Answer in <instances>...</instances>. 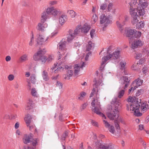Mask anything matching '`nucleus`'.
<instances>
[{
	"instance_id": "1a4fd4ad",
	"label": "nucleus",
	"mask_w": 149,
	"mask_h": 149,
	"mask_svg": "<svg viewBox=\"0 0 149 149\" xmlns=\"http://www.w3.org/2000/svg\"><path fill=\"white\" fill-rule=\"evenodd\" d=\"M100 23L103 26V30H104V28L106 27L108 25L112 23V20L109 15L102 14L100 16Z\"/></svg>"
},
{
	"instance_id": "49530a36",
	"label": "nucleus",
	"mask_w": 149,
	"mask_h": 149,
	"mask_svg": "<svg viewBox=\"0 0 149 149\" xmlns=\"http://www.w3.org/2000/svg\"><path fill=\"white\" fill-rule=\"evenodd\" d=\"M143 52L146 53L147 54L149 53V45H147L143 49Z\"/></svg>"
},
{
	"instance_id": "a878e982",
	"label": "nucleus",
	"mask_w": 149,
	"mask_h": 149,
	"mask_svg": "<svg viewBox=\"0 0 149 149\" xmlns=\"http://www.w3.org/2000/svg\"><path fill=\"white\" fill-rule=\"evenodd\" d=\"M131 69L134 71L139 70L140 69V66L139 63H134L131 66Z\"/></svg>"
},
{
	"instance_id": "9d476101",
	"label": "nucleus",
	"mask_w": 149,
	"mask_h": 149,
	"mask_svg": "<svg viewBox=\"0 0 149 149\" xmlns=\"http://www.w3.org/2000/svg\"><path fill=\"white\" fill-rule=\"evenodd\" d=\"M129 4L128 7L130 8V13L132 17L131 22L133 24H134L139 21V16L137 13L138 12L137 10H134L133 8L131 3H129Z\"/></svg>"
},
{
	"instance_id": "5701e85b",
	"label": "nucleus",
	"mask_w": 149,
	"mask_h": 149,
	"mask_svg": "<svg viewBox=\"0 0 149 149\" xmlns=\"http://www.w3.org/2000/svg\"><path fill=\"white\" fill-rule=\"evenodd\" d=\"M32 119V117L31 115L28 114L25 116L24 120L27 126L29 125V124L31 123Z\"/></svg>"
},
{
	"instance_id": "b1692460",
	"label": "nucleus",
	"mask_w": 149,
	"mask_h": 149,
	"mask_svg": "<svg viewBox=\"0 0 149 149\" xmlns=\"http://www.w3.org/2000/svg\"><path fill=\"white\" fill-rule=\"evenodd\" d=\"M48 18V15L45 12H44L41 14V22L44 23Z\"/></svg>"
},
{
	"instance_id": "f704fd0d",
	"label": "nucleus",
	"mask_w": 149,
	"mask_h": 149,
	"mask_svg": "<svg viewBox=\"0 0 149 149\" xmlns=\"http://www.w3.org/2000/svg\"><path fill=\"white\" fill-rule=\"evenodd\" d=\"M80 67L78 65L76 64L74 66V73L75 75L77 74L80 70Z\"/></svg>"
},
{
	"instance_id": "c9c22d12",
	"label": "nucleus",
	"mask_w": 149,
	"mask_h": 149,
	"mask_svg": "<svg viewBox=\"0 0 149 149\" xmlns=\"http://www.w3.org/2000/svg\"><path fill=\"white\" fill-rule=\"evenodd\" d=\"M29 127V130L31 131H33V130H35V132L37 133V130L36 128V126L34 124L31 125L30 124H29V125L27 126Z\"/></svg>"
},
{
	"instance_id": "c03bdc74",
	"label": "nucleus",
	"mask_w": 149,
	"mask_h": 149,
	"mask_svg": "<svg viewBox=\"0 0 149 149\" xmlns=\"http://www.w3.org/2000/svg\"><path fill=\"white\" fill-rule=\"evenodd\" d=\"M142 55L141 53L139 52H136L134 55V57L136 59H139L142 57Z\"/></svg>"
},
{
	"instance_id": "09e8293b",
	"label": "nucleus",
	"mask_w": 149,
	"mask_h": 149,
	"mask_svg": "<svg viewBox=\"0 0 149 149\" xmlns=\"http://www.w3.org/2000/svg\"><path fill=\"white\" fill-rule=\"evenodd\" d=\"M108 129L110 132L112 134L114 133L115 130L114 127L113 126L111 125L110 127L108 128Z\"/></svg>"
},
{
	"instance_id": "9b49d317",
	"label": "nucleus",
	"mask_w": 149,
	"mask_h": 149,
	"mask_svg": "<svg viewBox=\"0 0 149 149\" xmlns=\"http://www.w3.org/2000/svg\"><path fill=\"white\" fill-rule=\"evenodd\" d=\"M130 42L131 43V47L133 49H135L138 47L143 46L144 44V42L140 39L132 40H130Z\"/></svg>"
},
{
	"instance_id": "473e14b6",
	"label": "nucleus",
	"mask_w": 149,
	"mask_h": 149,
	"mask_svg": "<svg viewBox=\"0 0 149 149\" xmlns=\"http://www.w3.org/2000/svg\"><path fill=\"white\" fill-rule=\"evenodd\" d=\"M145 25L144 23L142 21L136 24V29H139L140 28H143Z\"/></svg>"
},
{
	"instance_id": "de8ad7c7",
	"label": "nucleus",
	"mask_w": 149,
	"mask_h": 149,
	"mask_svg": "<svg viewBox=\"0 0 149 149\" xmlns=\"http://www.w3.org/2000/svg\"><path fill=\"white\" fill-rule=\"evenodd\" d=\"M107 4L106 3H103L101 4L100 9L103 10H104L107 8Z\"/></svg>"
},
{
	"instance_id": "a19ab883",
	"label": "nucleus",
	"mask_w": 149,
	"mask_h": 149,
	"mask_svg": "<svg viewBox=\"0 0 149 149\" xmlns=\"http://www.w3.org/2000/svg\"><path fill=\"white\" fill-rule=\"evenodd\" d=\"M86 95V93H85L84 92H81L80 93V95L78 97V99L79 100H82Z\"/></svg>"
},
{
	"instance_id": "69168bd1",
	"label": "nucleus",
	"mask_w": 149,
	"mask_h": 149,
	"mask_svg": "<svg viewBox=\"0 0 149 149\" xmlns=\"http://www.w3.org/2000/svg\"><path fill=\"white\" fill-rule=\"evenodd\" d=\"M91 52H88V53L87 54L85 57V60L86 61H87L88 60V58L89 57V56L91 54Z\"/></svg>"
},
{
	"instance_id": "4468645a",
	"label": "nucleus",
	"mask_w": 149,
	"mask_h": 149,
	"mask_svg": "<svg viewBox=\"0 0 149 149\" xmlns=\"http://www.w3.org/2000/svg\"><path fill=\"white\" fill-rule=\"evenodd\" d=\"M45 49H40L33 56V59L35 61L40 60L42 55H44L45 53Z\"/></svg>"
},
{
	"instance_id": "8fccbe9b",
	"label": "nucleus",
	"mask_w": 149,
	"mask_h": 149,
	"mask_svg": "<svg viewBox=\"0 0 149 149\" xmlns=\"http://www.w3.org/2000/svg\"><path fill=\"white\" fill-rule=\"evenodd\" d=\"M57 1L56 0H52L49 1V5L50 6H52L57 4Z\"/></svg>"
},
{
	"instance_id": "4d7b16f0",
	"label": "nucleus",
	"mask_w": 149,
	"mask_h": 149,
	"mask_svg": "<svg viewBox=\"0 0 149 149\" xmlns=\"http://www.w3.org/2000/svg\"><path fill=\"white\" fill-rule=\"evenodd\" d=\"M91 124L93 126L95 127H98V124L96 121L93 120H91Z\"/></svg>"
},
{
	"instance_id": "bf43d9fd",
	"label": "nucleus",
	"mask_w": 149,
	"mask_h": 149,
	"mask_svg": "<svg viewBox=\"0 0 149 149\" xmlns=\"http://www.w3.org/2000/svg\"><path fill=\"white\" fill-rule=\"evenodd\" d=\"M54 59V56L52 55H49L48 56V58H47V60L48 61H52Z\"/></svg>"
},
{
	"instance_id": "338daca9",
	"label": "nucleus",
	"mask_w": 149,
	"mask_h": 149,
	"mask_svg": "<svg viewBox=\"0 0 149 149\" xmlns=\"http://www.w3.org/2000/svg\"><path fill=\"white\" fill-rule=\"evenodd\" d=\"M87 105V104L86 103L83 104L81 106V110L82 111L84 109L86 108Z\"/></svg>"
},
{
	"instance_id": "e433bc0d",
	"label": "nucleus",
	"mask_w": 149,
	"mask_h": 149,
	"mask_svg": "<svg viewBox=\"0 0 149 149\" xmlns=\"http://www.w3.org/2000/svg\"><path fill=\"white\" fill-rule=\"evenodd\" d=\"M34 41V38L33 36V33H32L31 36L30 37V40L29 42V44L30 46H32L33 45Z\"/></svg>"
},
{
	"instance_id": "6e6552de",
	"label": "nucleus",
	"mask_w": 149,
	"mask_h": 149,
	"mask_svg": "<svg viewBox=\"0 0 149 149\" xmlns=\"http://www.w3.org/2000/svg\"><path fill=\"white\" fill-rule=\"evenodd\" d=\"M103 85V83L102 82L101 80H97L94 79L93 84V89L92 92L91 94L90 97H92L94 95H95L97 98L99 97V95L97 92L98 90L101 88V87Z\"/></svg>"
},
{
	"instance_id": "a211bd4d",
	"label": "nucleus",
	"mask_w": 149,
	"mask_h": 149,
	"mask_svg": "<svg viewBox=\"0 0 149 149\" xmlns=\"http://www.w3.org/2000/svg\"><path fill=\"white\" fill-rule=\"evenodd\" d=\"M34 106V103L33 100L29 98L25 107V109L26 110H29L31 109Z\"/></svg>"
},
{
	"instance_id": "aec40b11",
	"label": "nucleus",
	"mask_w": 149,
	"mask_h": 149,
	"mask_svg": "<svg viewBox=\"0 0 149 149\" xmlns=\"http://www.w3.org/2000/svg\"><path fill=\"white\" fill-rule=\"evenodd\" d=\"M48 38V37H45L43 35H39L37 38V42L38 43L44 42L47 40Z\"/></svg>"
},
{
	"instance_id": "bb28decb",
	"label": "nucleus",
	"mask_w": 149,
	"mask_h": 149,
	"mask_svg": "<svg viewBox=\"0 0 149 149\" xmlns=\"http://www.w3.org/2000/svg\"><path fill=\"white\" fill-rule=\"evenodd\" d=\"M68 13L72 18H74L76 16H77L79 15H77V13L73 10H69L68 11Z\"/></svg>"
},
{
	"instance_id": "c85d7f7f",
	"label": "nucleus",
	"mask_w": 149,
	"mask_h": 149,
	"mask_svg": "<svg viewBox=\"0 0 149 149\" xmlns=\"http://www.w3.org/2000/svg\"><path fill=\"white\" fill-rule=\"evenodd\" d=\"M73 72L72 70H68L67 71V74L65 75L64 78L66 79H69L70 77L72 75Z\"/></svg>"
},
{
	"instance_id": "a18cd8bd",
	"label": "nucleus",
	"mask_w": 149,
	"mask_h": 149,
	"mask_svg": "<svg viewBox=\"0 0 149 149\" xmlns=\"http://www.w3.org/2000/svg\"><path fill=\"white\" fill-rule=\"evenodd\" d=\"M113 6V3H110L109 4L107 5V11L110 12L112 9Z\"/></svg>"
},
{
	"instance_id": "5fc2aeb1",
	"label": "nucleus",
	"mask_w": 149,
	"mask_h": 149,
	"mask_svg": "<svg viewBox=\"0 0 149 149\" xmlns=\"http://www.w3.org/2000/svg\"><path fill=\"white\" fill-rule=\"evenodd\" d=\"M103 122L104 126L108 128L111 126L110 124L106 120H103Z\"/></svg>"
},
{
	"instance_id": "4c0bfd02",
	"label": "nucleus",
	"mask_w": 149,
	"mask_h": 149,
	"mask_svg": "<svg viewBox=\"0 0 149 149\" xmlns=\"http://www.w3.org/2000/svg\"><path fill=\"white\" fill-rule=\"evenodd\" d=\"M54 8V7L53 6H51V7L47 8L46 9V11L45 12L48 14H52Z\"/></svg>"
},
{
	"instance_id": "ddd939ff",
	"label": "nucleus",
	"mask_w": 149,
	"mask_h": 149,
	"mask_svg": "<svg viewBox=\"0 0 149 149\" xmlns=\"http://www.w3.org/2000/svg\"><path fill=\"white\" fill-rule=\"evenodd\" d=\"M135 30L132 29L128 28L125 29V31L123 32L124 35L129 38L130 40L133 38V35L135 33Z\"/></svg>"
},
{
	"instance_id": "052dcab7",
	"label": "nucleus",
	"mask_w": 149,
	"mask_h": 149,
	"mask_svg": "<svg viewBox=\"0 0 149 149\" xmlns=\"http://www.w3.org/2000/svg\"><path fill=\"white\" fill-rule=\"evenodd\" d=\"M120 64L121 69H124L125 68V66L126 64L125 62H120Z\"/></svg>"
},
{
	"instance_id": "3c124183",
	"label": "nucleus",
	"mask_w": 149,
	"mask_h": 149,
	"mask_svg": "<svg viewBox=\"0 0 149 149\" xmlns=\"http://www.w3.org/2000/svg\"><path fill=\"white\" fill-rule=\"evenodd\" d=\"M8 79L9 81H12L14 79V76L13 74H10L8 75Z\"/></svg>"
},
{
	"instance_id": "f03ea898",
	"label": "nucleus",
	"mask_w": 149,
	"mask_h": 149,
	"mask_svg": "<svg viewBox=\"0 0 149 149\" xmlns=\"http://www.w3.org/2000/svg\"><path fill=\"white\" fill-rule=\"evenodd\" d=\"M128 104L127 105L128 110L132 111L134 114L137 116L142 115L139 110L140 104L137 99L135 97L129 96L127 100Z\"/></svg>"
},
{
	"instance_id": "7c9ffc66",
	"label": "nucleus",
	"mask_w": 149,
	"mask_h": 149,
	"mask_svg": "<svg viewBox=\"0 0 149 149\" xmlns=\"http://www.w3.org/2000/svg\"><path fill=\"white\" fill-rule=\"evenodd\" d=\"M42 76L44 80L47 81L49 80V78L48 77V73L45 70L43 71Z\"/></svg>"
},
{
	"instance_id": "6e6d98bb",
	"label": "nucleus",
	"mask_w": 149,
	"mask_h": 149,
	"mask_svg": "<svg viewBox=\"0 0 149 149\" xmlns=\"http://www.w3.org/2000/svg\"><path fill=\"white\" fill-rule=\"evenodd\" d=\"M58 33V30H55L54 32L52 33L49 36L51 37V38L53 37L54 36H56Z\"/></svg>"
},
{
	"instance_id": "e2e57ef3",
	"label": "nucleus",
	"mask_w": 149,
	"mask_h": 149,
	"mask_svg": "<svg viewBox=\"0 0 149 149\" xmlns=\"http://www.w3.org/2000/svg\"><path fill=\"white\" fill-rule=\"evenodd\" d=\"M95 31L93 29L91 30L90 31V34L92 38H93L94 37V35L95 34Z\"/></svg>"
},
{
	"instance_id": "774afa93",
	"label": "nucleus",
	"mask_w": 149,
	"mask_h": 149,
	"mask_svg": "<svg viewBox=\"0 0 149 149\" xmlns=\"http://www.w3.org/2000/svg\"><path fill=\"white\" fill-rule=\"evenodd\" d=\"M147 68L146 67H144L142 69V72L144 73H146L147 72Z\"/></svg>"
},
{
	"instance_id": "603ef678",
	"label": "nucleus",
	"mask_w": 149,
	"mask_h": 149,
	"mask_svg": "<svg viewBox=\"0 0 149 149\" xmlns=\"http://www.w3.org/2000/svg\"><path fill=\"white\" fill-rule=\"evenodd\" d=\"M92 19V21H93V22L94 23H95L97 20V15L96 14L93 15V16Z\"/></svg>"
},
{
	"instance_id": "4be33fe9",
	"label": "nucleus",
	"mask_w": 149,
	"mask_h": 149,
	"mask_svg": "<svg viewBox=\"0 0 149 149\" xmlns=\"http://www.w3.org/2000/svg\"><path fill=\"white\" fill-rule=\"evenodd\" d=\"M97 147L99 149H114V146L112 145H109L108 146H106L100 143L98 144V146Z\"/></svg>"
},
{
	"instance_id": "864d4df0",
	"label": "nucleus",
	"mask_w": 149,
	"mask_h": 149,
	"mask_svg": "<svg viewBox=\"0 0 149 149\" xmlns=\"http://www.w3.org/2000/svg\"><path fill=\"white\" fill-rule=\"evenodd\" d=\"M40 60L43 63L46 61L47 59L46 58V57L44 55H42Z\"/></svg>"
},
{
	"instance_id": "20e7f679",
	"label": "nucleus",
	"mask_w": 149,
	"mask_h": 149,
	"mask_svg": "<svg viewBox=\"0 0 149 149\" xmlns=\"http://www.w3.org/2000/svg\"><path fill=\"white\" fill-rule=\"evenodd\" d=\"M130 2L129 3H131L133 8L137 10L139 15L143 16L145 12L144 9L147 7L148 4L145 2L142 3L140 2H138L137 0H136V2H135V0H130Z\"/></svg>"
},
{
	"instance_id": "39448f33",
	"label": "nucleus",
	"mask_w": 149,
	"mask_h": 149,
	"mask_svg": "<svg viewBox=\"0 0 149 149\" xmlns=\"http://www.w3.org/2000/svg\"><path fill=\"white\" fill-rule=\"evenodd\" d=\"M66 42L65 41H62L58 44V47L59 51L58 52V59L61 60L64 62L66 60V57L68 55L67 52V49L66 47Z\"/></svg>"
},
{
	"instance_id": "7ed1b4c3",
	"label": "nucleus",
	"mask_w": 149,
	"mask_h": 149,
	"mask_svg": "<svg viewBox=\"0 0 149 149\" xmlns=\"http://www.w3.org/2000/svg\"><path fill=\"white\" fill-rule=\"evenodd\" d=\"M120 56V51H115L112 54H109L106 56H104L102 58L101 65L100 67V69L101 71L103 70L106 63V62L110 59L111 60H114L115 62H118L119 61L118 59Z\"/></svg>"
},
{
	"instance_id": "2f4dec72",
	"label": "nucleus",
	"mask_w": 149,
	"mask_h": 149,
	"mask_svg": "<svg viewBox=\"0 0 149 149\" xmlns=\"http://www.w3.org/2000/svg\"><path fill=\"white\" fill-rule=\"evenodd\" d=\"M116 24L118 27L119 28V30L120 32L122 33H123V31L122 27L124 25V23L123 22L122 24H121V22L120 21H117L116 22Z\"/></svg>"
},
{
	"instance_id": "13d9d810",
	"label": "nucleus",
	"mask_w": 149,
	"mask_h": 149,
	"mask_svg": "<svg viewBox=\"0 0 149 149\" xmlns=\"http://www.w3.org/2000/svg\"><path fill=\"white\" fill-rule=\"evenodd\" d=\"M63 68L62 67H60L58 68L56 70H55L54 72L55 73H56L57 72H58L59 71H62L63 70Z\"/></svg>"
},
{
	"instance_id": "2eb2a0df",
	"label": "nucleus",
	"mask_w": 149,
	"mask_h": 149,
	"mask_svg": "<svg viewBox=\"0 0 149 149\" xmlns=\"http://www.w3.org/2000/svg\"><path fill=\"white\" fill-rule=\"evenodd\" d=\"M78 27L79 28L80 30L78 32V34L80 32L84 33H87L91 28L90 26L86 24L84 25L82 27L81 26V25H78L76 28H77Z\"/></svg>"
},
{
	"instance_id": "79ce46f5",
	"label": "nucleus",
	"mask_w": 149,
	"mask_h": 149,
	"mask_svg": "<svg viewBox=\"0 0 149 149\" xmlns=\"http://www.w3.org/2000/svg\"><path fill=\"white\" fill-rule=\"evenodd\" d=\"M59 11L54 7L52 15L54 16H56L57 15Z\"/></svg>"
},
{
	"instance_id": "412c9836",
	"label": "nucleus",
	"mask_w": 149,
	"mask_h": 149,
	"mask_svg": "<svg viewBox=\"0 0 149 149\" xmlns=\"http://www.w3.org/2000/svg\"><path fill=\"white\" fill-rule=\"evenodd\" d=\"M67 20V16L62 15L59 18V22L61 25H63Z\"/></svg>"
},
{
	"instance_id": "f257e3e1",
	"label": "nucleus",
	"mask_w": 149,
	"mask_h": 149,
	"mask_svg": "<svg viewBox=\"0 0 149 149\" xmlns=\"http://www.w3.org/2000/svg\"><path fill=\"white\" fill-rule=\"evenodd\" d=\"M111 104V105L108 109H111L112 111L111 113H107V114L110 119L114 120L115 126L116 129H118L120 128L118 121L119 117L118 107L120 105V102L117 100L116 98H115L112 100Z\"/></svg>"
},
{
	"instance_id": "f8f14e48",
	"label": "nucleus",
	"mask_w": 149,
	"mask_h": 149,
	"mask_svg": "<svg viewBox=\"0 0 149 149\" xmlns=\"http://www.w3.org/2000/svg\"><path fill=\"white\" fill-rule=\"evenodd\" d=\"M79 28L78 27L74 31L72 30H69V34L67 38V41L68 42H71L75 37L78 34V32L80 30Z\"/></svg>"
},
{
	"instance_id": "cd10ccee",
	"label": "nucleus",
	"mask_w": 149,
	"mask_h": 149,
	"mask_svg": "<svg viewBox=\"0 0 149 149\" xmlns=\"http://www.w3.org/2000/svg\"><path fill=\"white\" fill-rule=\"evenodd\" d=\"M93 45V44L91 41H90L86 44V51L90 52V50L91 49Z\"/></svg>"
},
{
	"instance_id": "0e129e2a",
	"label": "nucleus",
	"mask_w": 149,
	"mask_h": 149,
	"mask_svg": "<svg viewBox=\"0 0 149 149\" xmlns=\"http://www.w3.org/2000/svg\"><path fill=\"white\" fill-rule=\"evenodd\" d=\"M68 131L65 132L63 135V137L62 138V139L65 140V138L68 136Z\"/></svg>"
},
{
	"instance_id": "c756f323",
	"label": "nucleus",
	"mask_w": 149,
	"mask_h": 149,
	"mask_svg": "<svg viewBox=\"0 0 149 149\" xmlns=\"http://www.w3.org/2000/svg\"><path fill=\"white\" fill-rule=\"evenodd\" d=\"M141 111H143L148 109L149 107L146 103L143 102L141 105Z\"/></svg>"
},
{
	"instance_id": "393cba45",
	"label": "nucleus",
	"mask_w": 149,
	"mask_h": 149,
	"mask_svg": "<svg viewBox=\"0 0 149 149\" xmlns=\"http://www.w3.org/2000/svg\"><path fill=\"white\" fill-rule=\"evenodd\" d=\"M28 54H25L22 55L19 58V60L21 62H23L28 60Z\"/></svg>"
},
{
	"instance_id": "72a5a7b5",
	"label": "nucleus",
	"mask_w": 149,
	"mask_h": 149,
	"mask_svg": "<svg viewBox=\"0 0 149 149\" xmlns=\"http://www.w3.org/2000/svg\"><path fill=\"white\" fill-rule=\"evenodd\" d=\"M134 35L133 36V38H139L141 35V33L140 31H136L135 30Z\"/></svg>"
},
{
	"instance_id": "ea45409f",
	"label": "nucleus",
	"mask_w": 149,
	"mask_h": 149,
	"mask_svg": "<svg viewBox=\"0 0 149 149\" xmlns=\"http://www.w3.org/2000/svg\"><path fill=\"white\" fill-rule=\"evenodd\" d=\"M31 93L33 96L37 97L38 93L36 88H32L31 89Z\"/></svg>"
},
{
	"instance_id": "dca6fc26",
	"label": "nucleus",
	"mask_w": 149,
	"mask_h": 149,
	"mask_svg": "<svg viewBox=\"0 0 149 149\" xmlns=\"http://www.w3.org/2000/svg\"><path fill=\"white\" fill-rule=\"evenodd\" d=\"M33 135L31 133H30L29 134H25L23 139L24 143L25 144L29 143L31 141V140L33 139Z\"/></svg>"
},
{
	"instance_id": "0eeeda50",
	"label": "nucleus",
	"mask_w": 149,
	"mask_h": 149,
	"mask_svg": "<svg viewBox=\"0 0 149 149\" xmlns=\"http://www.w3.org/2000/svg\"><path fill=\"white\" fill-rule=\"evenodd\" d=\"M91 105L92 107H95L93 109L92 108L93 111L103 118L106 119L105 116L101 112L102 109L101 105L100 104V102H98L97 99H94L91 102Z\"/></svg>"
},
{
	"instance_id": "6ab92c4d",
	"label": "nucleus",
	"mask_w": 149,
	"mask_h": 149,
	"mask_svg": "<svg viewBox=\"0 0 149 149\" xmlns=\"http://www.w3.org/2000/svg\"><path fill=\"white\" fill-rule=\"evenodd\" d=\"M143 82V80L139 79L133 81L132 83V85L134 86V90H135L139 86L141 85Z\"/></svg>"
},
{
	"instance_id": "f3484780",
	"label": "nucleus",
	"mask_w": 149,
	"mask_h": 149,
	"mask_svg": "<svg viewBox=\"0 0 149 149\" xmlns=\"http://www.w3.org/2000/svg\"><path fill=\"white\" fill-rule=\"evenodd\" d=\"M47 26L48 24L47 23L39 22L38 24L36 29L38 30L43 31L46 30Z\"/></svg>"
},
{
	"instance_id": "58836bf2",
	"label": "nucleus",
	"mask_w": 149,
	"mask_h": 149,
	"mask_svg": "<svg viewBox=\"0 0 149 149\" xmlns=\"http://www.w3.org/2000/svg\"><path fill=\"white\" fill-rule=\"evenodd\" d=\"M30 80L32 83H34L36 81V77L35 74H33L30 76Z\"/></svg>"
},
{
	"instance_id": "680f3d73",
	"label": "nucleus",
	"mask_w": 149,
	"mask_h": 149,
	"mask_svg": "<svg viewBox=\"0 0 149 149\" xmlns=\"http://www.w3.org/2000/svg\"><path fill=\"white\" fill-rule=\"evenodd\" d=\"M17 117V115L15 114H11L9 117V119L11 120H14Z\"/></svg>"
},
{
	"instance_id": "37998d69",
	"label": "nucleus",
	"mask_w": 149,
	"mask_h": 149,
	"mask_svg": "<svg viewBox=\"0 0 149 149\" xmlns=\"http://www.w3.org/2000/svg\"><path fill=\"white\" fill-rule=\"evenodd\" d=\"M38 141L39 140L37 138L32 139V145L33 146H36L37 145Z\"/></svg>"
},
{
	"instance_id": "423d86ee",
	"label": "nucleus",
	"mask_w": 149,
	"mask_h": 149,
	"mask_svg": "<svg viewBox=\"0 0 149 149\" xmlns=\"http://www.w3.org/2000/svg\"><path fill=\"white\" fill-rule=\"evenodd\" d=\"M120 82L122 86L119 88V91L118 92V97L119 98H122L125 92V89L128 86L129 84L128 79L126 76L122 77L120 80Z\"/></svg>"
}]
</instances>
